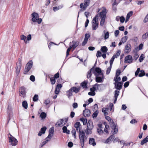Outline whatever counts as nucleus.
Listing matches in <instances>:
<instances>
[{"label":"nucleus","instance_id":"1","mask_svg":"<svg viewBox=\"0 0 148 148\" xmlns=\"http://www.w3.org/2000/svg\"><path fill=\"white\" fill-rule=\"evenodd\" d=\"M75 127L77 131V132H79V138L80 141L81 145L82 147H83L84 143L87 139V138L85 136V133L83 131L81 130L82 129V126L80 122H77L75 124Z\"/></svg>","mask_w":148,"mask_h":148},{"label":"nucleus","instance_id":"2","mask_svg":"<svg viewBox=\"0 0 148 148\" xmlns=\"http://www.w3.org/2000/svg\"><path fill=\"white\" fill-rule=\"evenodd\" d=\"M106 119L109 122V123L110 127L114 131V134H116L118 132V128L117 125L115 124L113 122V120L110 117L108 116L106 117Z\"/></svg>","mask_w":148,"mask_h":148},{"label":"nucleus","instance_id":"3","mask_svg":"<svg viewBox=\"0 0 148 148\" xmlns=\"http://www.w3.org/2000/svg\"><path fill=\"white\" fill-rule=\"evenodd\" d=\"M92 73H93L95 75H96V73L99 74L101 73V70L100 68L99 67H96L95 70L94 68L90 69L88 72L87 75V78H89L92 75Z\"/></svg>","mask_w":148,"mask_h":148},{"label":"nucleus","instance_id":"4","mask_svg":"<svg viewBox=\"0 0 148 148\" xmlns=\"http://www.w3.org/2000/svg\"><path fill=\"white\" fill-rule=\"evenodd\" d=\"M90 3V0H84V5L83 3H81L80 5V7L81 8L78 13L77 18H78L80 11H84L85 10L86 8L89 5Z\"/></svg>","mask_w":148,"mask_h":148},{"label":"nucleus","instance_id":"5","mask_svg":"<svg viewBox=\"0 0 148 148\" xmlns=\"http://www.w3.org/2000/svg\"><path fill=\"white\" fill-rule=\"evenodd\" d=\"M32 21L33 22H37L38 24H40L41 23L42 19L41 18H39V15L38 14L35 12L32 13Z\"/></svg>","mask_w":148,"mask_h":148},{"label":"nucleus","instance_id":"6","mask_svg":"<svg viewBox=\"0 0 148 148\" xmlns=\"http://www.w3.org/2000/svg\"><path fill=\"white\" fill-rule=\"evenodd\" d=\"M97 16V15L94 17L92 22V28L93 30H96L98 27V23L97 22L98 20Z\"/></svg>","mask_w":148,"mask_h":148},{"label":"nucleus","instance_id":"7","mask_svg":"<svg viewBox=\"0 0 148 148\" xmlns=\"http://www.w3.org/2000/svg\"><path fill=\"white\" fill-rule=\"evenodd\" d=\"M10 135V136L8 137L9 143L12 146H16L17 144L18 141L11 134Z\"/></svg>","mask_w":148,"mask_h":148},{"label":"nucleus","instance_id":"8","mask_svg":"<svg viewBox=\"0 0 148 148\" xmlns=\"http://www.w3.org/2000/svg\"><path fill=\"white\" fill-rule=\"evenodd\" d=\"M33 66V62L32 60L29 61L26 64L24 71V73L26 74L30 70Z\"/></svg>","mask_w":148,"mask_h":148},{"label":"nucleus","instance_id":"9","mask_svg":"<svg viewBox=\"0 0 148 148\" xmlns=\"http://www.w3.org/2000/svg\"><path fill=\"white\" fill-rule=\"evenodd\" d=\"M21 66V60L19 58L18 60L17 63L16 64V66L15 68L16 73L18 75L20 71Z\"/></svg>","mask_w":148,"mask_h":148},{"label":"nucleus","instance_id":"10","mask_svg":"<svg viewBox=\"0 0 148 148\" xmlns=\"http://www.w3.org/2000/svg\"><path fill=\"white\" fill-rule=\"evenodd\" d=\"M103 8V10L101 12H100V18L101 19H105L107 11L105 7H104Z\"/></svg>","mask_w":148,"mask_h":148},{"label":"nucleus","instance_id":"11","mask_svg":"<svg viewBox=\"0 0 148 148\" xmlns=\"http://www.w3.org/2000/svg\"><path fill=\"white\" fill-rule=\"evenodd\" d=\"M114 88L117 90H119L121 89L123 84V82H114Z\"/></svg>","mask_w":148,"mask_h":148},{"label":"nucleus","instance_id":"12","mask_svg":"<svg viewBox=\"0 0 148 148\" xmlns=\"http://www.w3.org/2000/svg\"><path fill=\"white\" fill-rule=\"evenodd\" d=\"M133 60L132 56L131 55H128L125 57L124 62L130 64L132 62Z\"/></svg>","mask_w":148,"mask_h":148},{"label":"nucleus","instance_id":"13","mask_svg":"<svg viewBox=\"0 0 148 148\" xmlns=\"http://www.w3.org/2000/svg\"><path fill=\"white\" fill-rule=\"evenodd\" d=\"M20 94L21 95L22 97L23 98L26 97V88L23 86H22L20 88Z\"/></svg>","mask_w":148,"mask_h":148},{"label":"nucleus","instance_id":"14","mask_svg":"<svg viewBox=\"0 0 148 148\" xmlns=\"http://www.w3.org/2000/svg\"><path fill=\"white\" fill-rule=\"evenodd\" d=\"M111 133L112 134V135L110 136L105 141V143H107L110 142V141H112V140L114 138V134H114V131L113 132V130H112V131H111Z\"/></svg>","mask_w":148,"mask_h":148},{"label":"nucleus","instance_id":"15","mask_svg":"<svg viewBox=\"0 0 148 148\" xmlns=\"http://www.w3.org/2000/svg\"><path fill=\"white\" fill-rule=\"evenodd\" d=\"M90 37V35L89 34H86L85 35L84 39L82 43V45H85L87 43L88 39Z\"/></svg>","mask_w":148,"mask_h":148},{"label":"nucleus","instance_id":"16","mask_svg":"<svg viewBox=\"0 0 148 148\" xmlns=\"http://www.w3.org/2000/svg\"><path fill=\"white\" fill-rule=\"evenodd\" d=\"M102 84H99L97 83L95 84L93 86L92 88H91L90 90L91 92H95L96 89L98 90L99 87Z\"/></svg>","mask_w":148,"mask_h":148},{"label":"nucleus","instance_id":"17","mask_svg":"<svg viewBox=\"0 0 148 148\" xmlns=\"http://www.w3.org/2000/svg\"><path fill=\"white\" fill-rule=\"evenodd\" d=\"M90 110L88 109H85L83 111V114L85 117H88L90 116Z\"/></svg>","mask_w":148,"mask_h":148},{"label":"nucleus","instance_id":"18","mask_svg":"<svg viewBox=\"0 0 148 148\" xmlns=\"http://www.w3.org/2000/svg\"><path fill=\"white\" fill-rule=\"evenodd\" d=\"M71 43V42L70 43ZM71 43L73 44L72 45H70L71 46L72 48H73V49H74L79 44V42L78 41H73L71 42Z\"/></svg>","mask_w":148,"mask_h":148},{"label":"nucleus","instance_id":"19","mask_svg":"<svg viewBox=\"0 0 148 148\" xmlns=\"http://www.w3.org/2000/svg\"><path fill=\"white\" fill-rule=\"evenodd\" d=\"M71 90H72V91L76 93H77L79 92L80 89V87H71Z\"/></svg>","mask_w":148,"mask_h":148},{"label":"nucleus","instance_id":"20","mask_svg":"<svg viewBox=\"0 0 148 148\" xmlns=\"http://www.w3.org/2000/svg\"><path fill=\"white\" fill-rule=\"evenodd\" d=\"M119 91L117 90H115L114 91V103H116L118 97L119 95Z\"/></svg>","mask_w":148,"mask_h":148},{"label":"nucleus","instance_id":"21","mask_svg":"<svg viewBox=\"0 0 148 148\" xmlns=\"http://www.w3.org/2000/svg\"><path fill=\"white\" fill-rule=\"evenodd\" d=\"M89 144L93 146H95L96 145V143L95 142V139L93 138H89Z\"/></svg>","mask_w":148,"mask_h":148},{"label":"nucleus","instance_id":"22","mask_svg":"<svg viewBox=\"0 0 148 148\" xmlns=\"http://www.w3.org/2000/svg\"><path fill=\"white\" fill-rule=\"evenodd\" d=\"M131 46L130 44H127L125 47V50H126L125 51L126 53H129L131 51Z\"/></svg>","mask_w":148,"mask_h":148},{"label":"nucleus","instance_id":"23","mask_svg":"<svg viewBox=\"0 0 148 148\" xmlns=\"http://www.w3.org/2000/svg\"><path fill=\"white\" fill-rule=\"evenodd\" d=\"M87 128L88 129H92L93 128L92 122L91 121H89L87 123Z\"/></svg>","mask_w":148,"mask_h":148},{"label":"nucleus","instance_id":"24","mask_svg":"<svg viewBox=\"0 0 148 148\" xmlns=\"http://www.w3.org/2000/svg\"><path fill=\"white\" fill-rule=\"evenodd\" d=\"M54 132V127H51L49 130L48 136L52 137L53 135Z\"/></svg>","mask_w":148,"mask_h":148},{"label":"nucleus","instance_id":"25","mask_svg":"<svg viewBox=\"0 0 148 148\" xmlns=\"http://www.w3.org/2000/svg\"><path fill=\"white\" fill-rule=\"evenodd\" d=\"M148 37V32L144 34L142 36V39L143 41H146Z\"/></svg>","mask_w":148,"mask_h":148},{"label":"nucleus","instance_id":"26","mask_svg":"<svg viewBox=\"0 0 148 148\" xmlns=\"http://www.w3.org/2000/svg\"><path fill=\"white\" fill-rule=\"evenodd\" d=\"M63 132L64 133H66L67 134H70V131L68 130L67 127L65 126H64L62 128Z\"/></svg>","mask_w":148,"mask_h":148},{"label":"nucleus","instance_id":"27","mask_svg":"<svg viewBox=\"0 0 148 148\" xmlns=\"http://www.w3.org/2000/svg\"><path fill=\"white\" fill-rule=\"evenodd\" d=\"M72 92V90H71V88L66 92L68 93L67 95L69 98H70V97L73 95Z\"/></svg>","mask_w":148,"mask_h":148},{"label":"nucleus","instance_id":"28","mask_svg":"<svg viewBox=\"0 0 148 148\" xmlns=\"http://www.w3.org/2000/svg\"><path fill=\"white\" fill-rule=\"evenodd\" d=\"M147 142H148V136H146L141 142L140 144L142 145H143Z\"/></svg>","mask_w":148,"mask_h":148},{"label":"nucleus","instance_id":"29","mask_svg":"<svg viewBox=\"0 0 148 148\" xmlns=\"http://www.w3.org/2000/svg\"><path fill=\"white\" fill-rule=\"evenodd\" d=\"M121 80V78L119 76H115L114 77V80L115 81V82H118L119 81Z\"/></svg>","mask_w":148,"mask_h":148},{"label":"nucleus","instance_id":"30","mask_svg":"<svg viewBox=\"0 0 148 148\" xmlns=\"http://www.w3.org/2000/svg\"><path fill=\"white\" fill-rule=\"evenodd\" d=\"M96 82L97 83H101L103 82V80L101 77L99 76H97L96 77Z\"/></svg>","mask_w":148,"mask_h":148},{"label":"nucleus","instance_id":"31","mask_svg":"<svg viewBox=\"0 0 148 148\" xmlns=\"http://www.w3.org/2000/svg\"><path fill=\"white\" fill-rule=\"evenodd\" d=\"M20 38L21 40H23L25 43H27V41L26 40L27 37L26 36L22 34L21 35Z\"/></svg>","mask_w":148,"mask_h":148},{"label":"nucleus","instance_id":"32","mask_svg":"<svg viewBox=\"0 0 148 148\" xmlns=\"http://www.w3.org/2000/svg\"><path fill=\"white\" fill-rule=\"evenodd\" d=\"M63 7V5H60L58 7H54L53 8V10L54 11H56L60 9H61Z\"/></svg>","mask_w":148,"mask_h":148},{"label":"nucleus","instance_id":"33","mask_svg":"<svg viewBox=\"0 0 148 148\" xmlns=\"http://www.w3.org/2000/svg\"><path fill=\"white\" fill-rule=\"evenodd\" d=\"M103 33H104L105 34L104 39L105 40H106L109 38V32H107L106 33V31L105 30H104L103 31Z\"/></svg>","mask_w":148,"mask_h":148},{"label":"nucleus","instance_id":"34","mask_svg":"<svg viewBox=\"0 0 148 148\" xmlns=\"http://www.w3.org/2000/svg\"><path fill=\"white\" fill-rule=\"evenodd\" d=\"M101 50L102 52L106 53L108 49L106 46H104L101 47Z\"/></svg>","mask_w":148,"mask_h":148},{"label":"nucleus","instance_id":"35","mask_svg":"<svg viewBox=\"0 0 148 148\" xmlns=\"http://www.w3.org/2000/svg\"><path fill=\"white\" fill-rule=\"evenodd\" d=\"M116 56H113L110 61V66H112L113 62L115 58H116Z\"/></svg>","mask_w":148,"mask_h":148},{"label":"nucleus","instance_id":"36","mask_svg":"<svg viewBox=\"0 0 148 148\" xmlns=\"http://www.w3.org/2000/svg\"><path fill=\"white\" fill-rule=\"evenodd\" d=\"M140 72V73L138 75L139 77H142L145 75V73L143 70H141Z\"/></svg>","mask_w":148,"mask_h":148},{"label":"nucleus","instance_id":"37","mask_svg":"<svg viewBox=\"0 0 148 148\" xmlns=\"http://www.w3.org/2000/svg\"><path fill=\"white\" fill-rule=\"evenodd\" d=\"M22 106L25 109H27V103L26 101H23L22 102Z\"/></svg>","mask_w":148,"mask_h":148},{"label":"nucleus","instance_id":"38","mask_svg":"<svg viewBox=\"0 0 148 148\" xmlns=\"http://www.w3.org/2000/svg\"><path fill=\"white\" fill-rule=\"evenodd\" d=\"M92 130L87 128L85 130V132L87 135L91 134L92 133Z\"/></svg>","mask_w":148,"mask_h":148},{"label":"nucleus","instance_id":"39","mask_svg":"<svg viewBox=\"0 0 148 148\" xmlns=\"http://www.w3.org/2000/svg\"><path fill=\"white\" fill-rule=\"evenodd\" d=\"M63 121L64 120L63 119H61L60 122H57L56 125H58V126L59 127L62 126L63 122Z\"/></svg>","mask_w":148,"mask_h":148},{"label":"nucleus","instance_id":"40","mask_svg":"<svg viewBox=\"0 0 148 148\" xmlns=\"http://www.w3.org/2000/svg\"><path fill=\"white\" fill-rule=\"evenodd\" d=\"M81 86L84 88H87V82L85 81L81 83Z\"/></svg>","mask_w":148,"mask_h":148},{"label":"nucleus","instance_id":"41","mask_svg":"<svg viewBox=\"0 0 148 148\" xmlns=\"http://www.w3.org/2000/svg\"><path fill=\"white\" fill-rule=\"evenodd\" d=\"M50 80L51 84L52 85L54 84L55 83L56 81V79L55 78L51 77L50 78Z\"/></svg>","mask_w":148,"mask_h":148},{"label":"nucleus","instance_id":"42","mask_svg":"<svg viewBox=\"0 0 148 148\" xmlns=\"http://www.w3.org/2000/svg\"><path fill=\"white\" fill-rule=\"evenodd\" d=\"M46 114L44 112H42L40 115V117L42 119H45L46 117Z\"/></svg>","mask_w":148,"mask_h":148},{"label":"nucleus","instance_id":"43","mask_svg":"<svg viewBox=\"0 0 148 148\" xmlns=\"http://www.w3.org/2000/svg\"><path fill=\"white\" fill-rule=\"evenodd\" d=\"M46 129L47 127H43L41 129L40 131L42 132V134H44L45 133Z\"/></svg>","mask_w":148,"mask_h":148},{"label":"nucleus","instance_id":"44","mask_svg":"<svg viewBox=\"0 0 148 148\" xmlns=\"http://www.w3.org/2000/svg\"><path fill=\"white\" fill-rule=\"evenodd\" d=\"M144 55L143 54H142L139 58V60L140 62H141L143 60L144 58Z\"/></svg>","mask_w":148,"mask_h":148},{"label":"nucleus","instance_id":"45","mask_svg":"<svg viewBox=\"0 0 148 148\" xmlns=\"http://www.w3.org/2000/svg\"><path fill=\"white\" fill-rule=\"evenodd\" d=\"M38 96L37 95H35L33 97V101H37L38 99Z\"/></svg>","mask_w":148,"mask_h":148},{"label":"nucleus","instance_id":"46","mask_svg":"<svg viewBox=\"0 0 148 148\" xmlns=\"http://www.w3.org/2000/svg\"><path fill=\"white\" fill-rule=\"evenodd\" d=\"M112 66H110L109 67H108L107 70L106 72V74L107 75L109 74L111 71V70L112 68Z\"/></svg>","mask_w":148,"mask_h":148},{"label":"nucleus","instance_id":"47","mask_svg":"<svg viewBox=\"0 0 148 148\" xmlns=\"http://www.w3.org/2000/svg\"><path fill=\"white\" fill-rule=\"evenodd\" d=\"M127 36L123 37L121 39V41L123 43H125L127 40Z\"/></svg>","mask_w":148,"mask_h":148},{"label":"nucleus","instance_id":"48","mask_svg":"<svg viewBox=\"0 0 148 148\" xmlns=\"http://www.w3.org/2000/svg\"><path fill=\"white\" fill-rule=\"evenodd\" d=\"M133 13V12L132 11H130L128 13L126 17L128 18H130V17L132 16Z\"/></svg>","mask_w":148,"mask_h":148},{"label":"nucleus","instance_id":"49","mask_svg":"<svg viewBox=\"0 0 148 148\" xmlns=\"http://www.w3.org/2000/svg\"><path fill=\"white\" fill-rule=\"evenodd\" d=\"M98 112L97 110L96 111L94 112L92 115V116L93 118L96 117L98 114Z\"/></svg>","mask_w":148,"mask_h":148},{"label":"nucleus","instance_id":"50","mask_svg":"<svg viewBox=\"0 0 148 148\" xmlns=\"http://www.w3.org/2000/svg\"><path fill=\"white\" fill-rule=\"evenodd\" d=\"M72 48L71 46H69V48L67 49L66 52V56H68L69 55V52L71 49Z\"/></svg>","mask_w":148,"mask_h":148},{"label":"nucleus","instance_id":"51","mask_svg":"<svg viewBox=\"0 0 148 148\" xmlns=\"http://www.w3.org/2000/svg\"><path fill=\"white\" fill-rule=\"evenodd\" d=\"M121 70L119 69H118L116 71V73L115 76H119L121 73Z\"/></svg>","mask_w":148,"mask_h":148},{"label":"nucleus","instance_id":"52","mask_svg":"<svg viewBox=\"0 0 148 148\" xmlns=\"http://www.w3.org/2000/svg\"><path fill=\"white\" fill-rule=\"evenodd\" d=\"M97 132L99 134H102L103 132V130L102 129L100 128H97Z\"/></svg>","mask_w":148,"mask_h":148},{"label":"nucleus","instance_id":"53","mask_svg":"<svg viewBox=\"0 0 148 148\" xmlns=\"http://www.w3.org/2000/svg\"><path fill=\"white\" fill-rule=\"evenodd\" d=\"M71 133L75 138L76 137V131L75 129H73L71 131Z\"/></svg>","mask_w":148,"mask_h":148},{"label":"nucleus","instance_id":"54","mask_svg":"<svg viewBox=\"0 0 148 148\" xmlns=\"http://www.w3.org/2000/svg\"><path fill=\"white\" fill-rule=\"evenodd\" d=\"M105 21V19H101V22H100V25L103 26L104 24Z\"/></svg>","mask_w":148,"mask_h":148},{"label":"nucleus","instance_id":"55","mask_svg":"<svg viewBox=\"0 0 148 148\" xmlns=\"http://www.w3.org/2000/svg\"><path fill=\"white\" fill-rule=\"evenodd\" d=\"M30 79L32 82H34L35 80V78L34 75H32L30 76Z\"/></svg>","mask_w":148,"mask_h":148},{"label":"nucleus","instance_id":"56","mask_svg":"<svg viewBox=\"0 0 148 148\" xmlns=\"http://www.w3.org/2000/svg\"><path fill=\"white\" fill-rule=\"evenodd\" d=\"M140 68H138L136 70V71L135 72V75L137 76L139 72L140 71Z\"/></svg>","mask_w":148,"mask_h":148},{"label":"nucleus","instance_id":"57","mask_svg":"<svg viewBox=\"0 0 148 148\" xmlns=\"http://www.w3.org/2000/svg\"><path fill=\"white\" fill-rule=\"evenodd\" d=\"M121 52V50H118L116 53V55H114L113 56H116V58H117L120 55V53Z\"/></svg>","mask_w":148,"mask_h":148},{"label":"nucleus","instance_id":"58","mask_svg":"<svg viewBox=\"0 0 148 148\" xmlns=\"http://www.w3.org/2000/svg\"><path fill=\"white\" fill-rule=\"evenodd\" d=\"M88 95H91V96H95V92H88Z\"/></svg>","mask_w":148,"mask_h":148},{"label":"nucleus","instance_id":"59","mask_svg":"<svg viewBox=\"0 0 148 148\" xmlns=\"http://www.w3.org/2000/svg\"><path fill=\"white\" fill-rule=\"evenodd\" d=\"M101 53L99 51H98L96 54V56L97 57H100L101 56Z\"/></svg>","mask_w":148,"mask_h":148},{"label":"nucleus","instance_id":"60","mask_svg":"<svg viewBox=\"0 0 148 148\" xmlns=\"http://www.w3.org/2000/svg\"><path fill=\"white\" fill-rule=\"evenodd\" d=\"M125 21V18L124 17L122 16L120 17V21L121 23H123Z\"/></svg>","mask_w":148,"mask_h":148},{"label":"nucleus","instance_id":"61","mask_svg":"<svg viewBox=\"0 0 148 148\" xmlns=\"http://www.w3.org/2000/svg\"><path fill=\"white\" fill-rule=\"evenodd\" d=\"M139 57L138 55L136 53H135L134 55V59L135 60H136Z\"/></svg>","mask_w":148,"mask_h":148},{"label":"nucleus","instance_id":"62","mask_svg":"<svg viewBox=\"0 0 148 148\" xmlns=\"http://www.w3.org/2000/svg\"><path fill=\"white\" fill-rule=\"evenodd\" d=\"M51 138V136H49L48 135L47 137L45 139V141L46 142H47Z\"/></svg>","mask_w":148,"mask_h":148},{"label":"nucleus","instance_id":"63","mask_svg":"<svg viewBox=\"0 0 148 148\" xmlns=\"http://www.w3.org/2000/svg\"><path fill=\"white\" fill-rule=\"evenodd\" d=\"M77 106L78 104L77 103H74L73 104V107L74 108H77Z\"/></svg>","mask_w":148,"mask_h":148},{"label":"nucleus","instance_id":"64","mask_svg":"<svg viewBox=\"0 0 148 148\" xmlns=\"http://www.w3.org/2000/svg\"><path fill=\"white\" fill-rule=\"evenodd\" d=\"M129 82H125L124 85V86L125 88L127 87L129 85Z\"/></svg>","mask_w":148,"mask_h":148}]
</instances>
